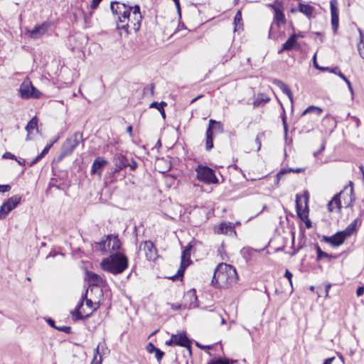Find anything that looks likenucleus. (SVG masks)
Returning a JSON list of instances; mask_svg holds the SVG:
<instances>
[{"mask_svg":"<svg viewBox=\"0 0 364 364\" xmlns=\"http://www.w3.org/2000/svg\"><path fill=\"white\" fill-rule=\"evenodd\" d=\"M102 0H92V4L90 5L92 9H95L97 8L98 5Z\"/></svg>","mask_w":364,"mask_h":364,"instance_id":"obj_48","label":"nucleus"},{"mask_svg":"<svg viewBox=\"0 0 364 364\" xmlns=\"http://www.w3.org/2000/svg\"><path fill=\"white\" fill-rule=\"evenodd\" d=\"M87 291L82 295L80 301L78 302L75 309L72 311L73 319L75 321L84 319L90 316L96 308H93V302L91 299L86 298Z\"/></svg>","mask_w":364,"mask_h":364,"instance_id":"obj_7","label":"nucleus"},{"mask_svg":"<svg viewBox=\"0 0 364 364\" xmlns=\"http://www.w3.org/2000/svg\"><path fill=\"white\" fill-rule=\"evenodd\" d=\"M42 159L41 156H40L39 154L34 159H33L30 164H29V166H33L34 164H36L38 161H39L41 159Z\"/></svg>","mask_w":364,"mask_h":364,"instance_id":"obj_49","label":"nucleus"},{"mask_svg":"<svg viewBox=\"0 0 364 364\" xmlns=\"http://www.w3.org/2000/svg\"><path fill=\"white\" fill-rule=\"evenodd\" d=\"M299 11L306 16L310 17L314 11V8L309 4L300 3L299 4Z\"/></svg>","mask_w":364,"mask_h":364,"instance_id":"obj_27","label":"nucleus"},{"mask_svg":"<svg viewBox=\"0 0 364 364\" xmlns=\"http://www.w3.org/2000/svg\"><path fill=\"white\" fill-rule=\"evenodd\" d=\"M324 149H325V144H321V149H320L318 151H315V152H314V155L315 156H317L318 154H320L323 150H324Z\"/></svg>","mask_w":364,"mask_h":364,"instance_id":"obj_60","label":"nucleus"},{"mask_svg":"<svg viewBox=\"0 0 364 364\" xmlns=\"http://www.w3.org/2000/svg\"><path fill=\"white\" fill-rule=\"evenodd\" d=\"M53 146V143L47 145L44 149L42 151V152L41 154H39L40 156H41V157L43 158L49 151V149H50V147Z\"/></svg>","mask_w":364,"mask_h":364,"instance_id":"obj_43","label":"nucleus"},{"mask_svg":"<svg viewBox=\"0 0 364 364\" xmlns=\"http://www.w3.org/2000/svg\"><path fill=\"white\" fill-rule=\"evenodd\" d=\"M330 288H331V284L326 285V287H325L326 296H328V291H329Z\"/></svg>","mask_w":364,"mask_h":364,"instance_id":"obj_64","label":"nucleus"},{"mask_svg":"<svg viewBox=\"0 0 364 364\" xmlns=\"http://www.w3.org/2000/svg\"><path fill=\"white\" fill-rule=\"evenodd\" d=\"M208 364H228L227 362L223 360L222 359L218 360H211Z\"/></svg>","mask_w":364,"mask_h":364,"instance_id":"obj_47","label":"nucleus"},{"mask_svg":"<svg viewBox=\"0 0 364 364\" xmlns=\"http://www.w3.org/2000/svg\"><path fill=\"white\" fill-rule=\"evenodd\" d=\"M358 222V218L355 219L346 228L342 231L337 232L332 236H323L322 240L331 244L334 247L342 245L346 238L350 237L356 229V225Z\"/></svg>","mask_w":364,"mask_h":364,"instance_id":"obj_6","label":"nucleus"},{"mask_svg":"<svg viewBox=\"0 0 364 364\" xmlns=\"http://www.w3.org/2000/svg\"><path fill=\"white\" fill-rule=\"evenodd\" d=\"M21 97L23 99L34 98L38 99L41 97V92L37 90L27 77L20 86Z\"/></svg>","mask_w":364,"mask_h":364,"instance_id":"obj_11","label":"nucleus"},{"mask_svg":"<svg viewBox=\"0 0 364 364\" xmlns=\"http://www.w3.org/2000/svg\"><path fill=\"white\" fill-rule=\"evenodd\" d=\"M11 190V186L8 184L6 185H0V192L5 193Z\"/></svg>","mask_w":364,"mask_h":364,"instance_id":"obj_45","label":"nucleus"},{"mask_svg":"<svg viewBox=\"0 0 364 364\" xmlns=\"http://www.w3.org/2000/svg\"><path fill=\"white\" fill-rule=\"evenodd\" d=\"M103 270L113 274L122 273L128 267V258L122 253H114L101 262Z\"/></svg>","mask_w":364,"mask_h":364,"instance_id":"obj_3","label":"nucleus"},{"mask_svg":"<svg viewBox=\"0 0 364 364\" xmlns=\"http://www.w3.org/2000/svg\"><path fill=\"white\" fill-rule=\"evenodd\" d=\"M49 26V23L47 22L36 25L33 30L28 31L30 37L33 39L41 38L48 31Z\"/></svg>","mask_w":364,"mask_h":364,"instance_id":"obj_16","label":"nucleus"},{"mask_svg":"<svg viewBox=\"0 0 364 364\" xmlns=\"http://www.w3.org/2000/svg\"><path fill=\"white\" fill-rule=\"evenodd\" d=\"M340 77L346 82V83L347 84L348 87L350 92L353 95V87L351 85L350 82L347 79V77L344 75H340Z\"/></svg>","mask_w":364,"mask_h":364,"instance_id":"obj_38","label":"nucleus"},{"mask_svg":"<svg viewBox=\"0 0 364 364\" xmlns=\"http://www.w3.org/2000/svg\"><path fill=\"white\" fill-rule=\"evenodd\" d=\"M364 294V287H359L356 290V294L358 296H360Z\"/></svg>","mask_w":364,"mask_h":364,"instance_id":"obj_51","label":"nucleus"},{"mask_svg":"<svg viewBox=\"0 0 364 364\" xmlns=\"http://www.w3.org/2000/svg\"><path fill=\"white\" fill-rule=\"evenodd\" d=\"M142 18L139 6H127V9L122 11V15L118 18L117 29L124 30L127 34L131 33L129 28L137 32L140 29Z\"/></svg>","mask_w":364,"mask_h":364,"instance_id":"obj_1","label":"nucleus"},{"mask_svg":"<svg viewBox=\"0 0 364 364\" xmlns=\"http://www.w3.org/2000/svg\"><path fill=\"white\" fill-rule=\"evenodd\" d=\"M121 242L118 237L109 235H107L104 240L96 244V249L103 254L112 255L116 253L115 252L119 250Z\"/></svg>","mask_w":364,"mask_h":364,"instance_id":"obj_8","label":"nucleus"},{"mask_svg":"<svg viewBox=\"0 0 364 364\" xmlns=\"http://www.w3.org/2000/svg\"><path fill=\"white\" fill-rule=\"evenodd\" d=\"M308 198L306 196L300 197L296 195V208L298 216L304 220L308 216L307 208Z\"/></svg>","mask_w":364,"mask_h":364,"instance_id":"obj_14","label":"nucleus"},{"mask_svg":"<svg viewBox=\"0 0 364 364\" xmlns=\"http://www.w3.org/2000/svg\"><path fill=\"white\" fill-rule=\"evenodd\" d=\"M284 277L288 279L291 286H292V280H291L292 274H291V272L289 270L287 269L284 273Z\"/></svg>","mask_w":364,"mask_h":364,"instance_id":"obj_44","label":"nucleus"},{"mask_svg":"<svg viewBox=\"0 0 364 364\" xmlns=\"http://www.w3.org/2000/svg\"><path fill=\"white\" fill-rule=\"evenodd\" d=\"M269 6L274 12L273 21L269 31V38L277 40L279 37V29L281 25L286 23L287 20L283 12L282 6L280 4H269Z\"/></svg>","mask_w":364,"mask_h":364,"instance_id":"obj_5","label":"nucleus"},{"mask_svg":"<svg viewBox=\"0 0 364 364\" xmlns=\"http://www.w3.org/2000/svg\"><path fill=\"white\" fill-rule=\"evenodd\" d=\"M209 126L212 127V130L215 129V132L219 133H222L223 132V125L220 122H217L214 119H210Z\"/></svg>","mask_w":364,"mask_h":364,"instance_id":"obj_33","label":"nucleus"},{"mask_svg":"<svg viewBox=\"0 0 364 364\" xmlns=\"http://www.w3.org/2000/svg\"><path fill=\"white\" fill-rule=\"evenodd\" d=\"M82 141V134L77 132L68 138L62 146L61 157H65L73 153L74 149Z\"/></svg>","mask_w":364,"mask_h":364,"instance_id":"obj_9","label":"nucleus"},{"mask_svg":"<svg viewBox=\"0 0 364 364\" xmlns=\"http://www.w3.org/2000/svg\"><path fill=\"white\" fill-rule=\"evenodd\" d=\"M86 275H87V278L91 285L97 286V287L104 285V283H105L104 280L100 275H98L94 272H88V271L86 272Z\"/></svg>","mask_w":364,"mask_h":364,"instance_id":"obj_19","label":"nucleus"},{"mask_svg":"<svg viewBox=\"0 0 364 364\" xmlns=\"http://www.w3.org/2000/svg\"><path fill=\"white\" fill-rule=\"evenodd\" d=\"M173 1H174L176 6L177 7L178 14H181L179 0H173Z\"/></svg>","mask_w":364,"mask_h":364,"instance_id":"obj_62","label":"nucleus"},{"mask_svg":"<svg viewBox=\"0 0 364 364\" xmlns=\"http://www.w3.org/2000/svg\"><path fill=\"white\" fill-rule=\"evenodd\" d=\"M155 357L158 361H160L164 355V352L161 351L159 348H157L155 351Z\"/></svg>","mask_w":364,"mask_h":364,"instance_id":"obj_41","label":"nucleus"},{"mask_svg":"<svg viewBox=\"0 0 364 364\" xmlns=\"http://www.w3.org/2000/svg\"><path fill=\"white\" fill-rule=\"evenodd\" d=\"M188 297L191 300L190 307L197 306V304H196L197 296L196 294V291L195 290L189 291L185 296V298H188Z\"/></svg>","mask_w":364,"mask_h":364,"instance_id":"obj_32","label":"nucleus"},{"mask_svg":"<svg viewBox=\"0 0 364 364\" xmlns=\"http://www.w3.org/2000/svg\"><path fill=\"white\" fill-rule=\"evenodd\" d=\"M313 60H314V65L316 68H317L320 70H329V68H328V67H321L318 65L317 61H316V54L314 55Z\"/></svg>","mask_w":364,"mask_h":364,"instance_id":"obj_40","label":"nucleus"},{"mask_svg":"<svg viewBox=\"0 0 364 364\" xmlns=\"http://www.w3.org/2000/svg\"><path fill=\"white\" fill-rule=\"evenodd\" d=\"M105 346V343L104 342L100 343L97 348L95 349V356L99 355V357L102 358V354L104 353V347Z\"/></svg>","mask_w":364,"mask_h":364,"instance_id":"obj_35","label":"nucleus"},{"mask_svg":"<svg viewBox=\"0 0 364 364\" xmlns=\"http://www.w3.org/2000/svg\"><path fill=\"white\" fill-rule=\"evenodd\" d=\"M166 105V103L165 102H153L151 105H150V107L151 108H156L157 109V111H159L162 117L164 119H165L166 117V114H165V110H164V107Z\"/></svg>","mask_w":364,"mask_h":364,"instance_id":"obj_30","label":"nucleus"},{"mask_svg":"<svg viewBox=\"0 0 364 364\" xmlns=\"http://www.w3.org/2000/svg\"><path fill=\"white\" fill-rule=\"evenodd\" d=\"M296 46H298V43L296 40V35L292 34L289 36L287 41L283 44V50H291Z\"/></svg>","mask_w":364,"mask_h":364,"instance_id":"obj_26","label":"nucleus"},{"mask_svg":"<svg viewBox=\"0 0 364 364\" xmlns=\"http://www.w3.org/2000/svg\"><path fill=\"white\" fill-rule=\"evenodd\" d=\"M128 166H129L132 170H134L137 167V163L136 161L133 160L131 164L128 163Z\"/></svg>","mask_w":364,"mask_h":364,"instance_id":"obj_54","label":"nucleus"},{"mask_svg":"<svg viewBox=\"0 0 364 364\" xmlns=\"http://www.w3.org/2000/svg\"><path fill=\"white\" fill-rule=\"evenodd\" d=\"M335 359L334 357L329 358L328 359H326L323 364H331L333 360Z\"/></svg>","mask_w":364,"mask_h":364,"instance_id":"obj_61","label":"nucleus"},{"mask_svg":"<svg viewBox=\"0 0 364 364\" xmlns=\"http://www.w3.org/2000/svg\"><path fill=\"white\" fill-rule=\"evenodd\" d=\"M238 280L234 267L226 263L219 264L215 269L212 284L218 288H228Z\"/></svg>","mask_w":364,"mask_h":364,"instance_id":"obj_2","label":"nucleus"},{"mask_svg":"<svg viewBox=\"0 0 364 364\" xmlns=\"http://www.w3.org/2000/svg\"><path fill=\"white\" fill-rule=\"evenodd\" d=\"M107 161L102 157H97L93 162L91 168V173L102 175V169L106 165Z\"/></svg>","mask_w":364,"mask_h":364,"instance_id":"obj_18","label":"nucleus"},{"mask_svg":"<svg viewBox=\"0 0 364 364\" xmlns=\"http://www.w3.org/2000/svg\"><path fill=\"white\" fill-rule=\"evenodd\" d=\"M196 172L197 173V178L199 181L208 184L218 183V180L215 176L214 171L208 166L199 165L196 168Z\"/></svg>","mask_w":364,"mask_h":364,"instance_id":"obj_10","label":"nucleus"},{"mask_svg":"<svg viewBox=\"0 0 364 364\" xmlns=\"http://www.w3.org/2000/svg\"><path fill=\"white\" fill-rule=\"evenodd\" d=\"M115 165L118 170H122L128 166V160L121 154L115 157Z\"/></svg>","mask_w":364,"mask_h":364,"instance_id":"obj_25","label":"nucleus"},{"mask_svg":"<svg viewBox=\"0 0 364 364\" xmlns=\"http://www.w3.org/2000/svg\"><path fill=\"white\" fill-rule=\"evenodd\" d=\"M316 112L317 115H320L322 112V109L320 107H316V106H309L307 107L302 113V115H305L310 112Z\"/></svg>","mask_w":364,"mask_h":364,"instance_id":"obj_34","label":"nucleus"},{"mask_svg":"<svg viewBox=\"0 0 364 364\" xmlns=\"http://www.w3.org/2000/svg\"><path fill=\"white\" fill-rule=\"evenodd\" d=\"M127 132L129 134L130 136H132V126L127 127Z\"/></svg>","mask_w":364,"mask_h":364,"instance_id":"obj_63","label":"nucleus"},{"mask_svg":"<svg viewBox=\"0 0 364 364\" xmlns=\"http://www.w3.org/2000/svg\"><path fill=\"white\" fill-rule=\"evenodd\" d=\"M234 227L231 223H222L219 225L217 232L221 234H228L229 232L232 231Z\"/></svg>","mask_w":364,"mask_h":364,"instance_id":"obj_28","label":"nucleus"},{"mask_svg":"<svg viewBox=\"0 0 364 364\" xmlns=\"http://www.w3.org/2000/svg\"><path fill=\"white\" fill-rule=\"evenodd\" d=\"M274 84L277 85L282 91L283 93L288 96L291 102H293V95L291 91L284 82L279 80H274Z\"/></svg>","mask_w":364,"mask_h":364,"instance_id":"obj_22","label":"nucleus"},{"mask_svg":"<svg viewBox=\"0 0 364 364\" xmlns=\"http://www.w3.org/2000/svg\"><path fill=\"white\" fill-rule=\"evenodd\" d=\"M348 117H350L352 120L355 123L356 127H358L360 126V120L358 117L355 116H350V114H348Z\"/></svg>","mask_w":364,"mask_h":364,"instance_id":"obj_50","label":"nucleus"},{"mask_svg":"<svg viewBox=\"0 0 364 364\" xmlns=\"http://www.w3.org/2000/svg\"><path fill=\"white\" fill-rule=\"evenodd\" d=\"M102 361H101V358H99V359H97V356H94V358L91 363V364H101Z\"/></svg>","mask_w":364,"mask_h":364,"instance_id":"obj_57","label":"nucleus"},{"mask_svg":"<svg viewBox=\"0 0 364 364\" xmlns=\"http://www.w3.org/2000/svg\"><path fill=\"white\" fill-rule=\"evenodd\" d=\"M173 336L175 340V345L190 348V341L185 333L173 334Z\"/></svg>","mask_w":364,"mask_h":364,"instance_id":"obj_20","label":"nucleus"},{"mask_svg":"<svg viewBox=\"0 0 364 364\" xmlns=\"http://www.w3.org/2000/svg\"><path fill=\"white\" fill-rule=\"evenodd\" d=\"M55 329H58V331L66 333H71V327L67 326H57V327H55Z\"/></svg>","mask_w":364,"mask_h":364,"instance_id":"obj_39","label":"nucleus"},{"mask_svg":"<svg viewBox=\"0 0 364 364\" xmlns=\"http://www.w3.org/2000/svg\"><path fill=\"white\" fill-rule=\"evenodd\" d=\"M358 50L360 56L364 59V41L361 39L360 42L358 45Z\"/></svg>","mask_w":364,"mask_h":364,"instance_id":"obj_36","label":"nucleus"},{"mask_svg":"<svg viewBox=\"0 0 364 364\" xmlns=\"http://www.w3.org/2000/svg\"><path fill=\"white\" fill-rule=\"evenodd\" d=\"M146 349H147L148 352L154 353L157 349V348L155 347V346L154 344H152L151 343H149L147 345Z\"/></svg>","mask_w":364,"mask_h":364,"instance_id":"obj_46","label":"nucleus"},{"mask_svg":"<svg viewBox=\"0 0 364 364\" xmlns=\"http://www.w3.org/2000/svg\"><path fill=\"white\" fill-rule=\"evenodd\" d=\"M5 159H16V156L10 152H6L3 156Z\"/></svg>","mask_w":364,"mask_h":364,"instance_id":"obj_52","label":"nucleus"},{"mask_svg":"<svg viewBox=\"0 0 364 364\" xmlns=\"http://www.w3.org/2000/svg\"><path fill=\"white\" fill-rule=\"evenodd\" d=\"M191 246L187 247L182 252L181 267L177 272V274L173 277L175 279L178 277H183L185 269L188 266L190 261V250Z\"/></svg>","mask_w":364,"mask_h":364,"instance_id":"obj_15","label":"nucleus"},{"mask_svg":"<svg viewBox=\"0 0 364 364\" xmlns=\"http://www.w3.org/2000/svg\"><path fill=\"white\" fill-rule=\"evenodd\" d=\"M166 344L167 346H172L173 344L175 345V340L173 335L171 336V338L166 342Z\"/></svg>","mask_w":364,"mask_h":364,"instance_id":"obj_56","label":"nucleus"},{"mask_svg":"<svg viewBox=\"0 0 364 364\" xmlns=\"http://www.w3.org/2000/svg\"><path fill=\"white\" fill-rule=\"evenodd\" d=\"M47 322H48V323L50 326H52V327H53V328H55V327H57L56 326H55V321H54V320H53L52 318H48V319H47Z\"/></svg>","mask_w":364,"mask_h":364,"instance_id":"obj_59","label":"nucleus"},{"mask_svg":"<svg viewBox=\"0 0 364 364\" xmlns=\"http://www.w3.org/2000/svg\"><path fill=\"white\" fill-rule=\"evenodd\" d=\"M316 250L317 252V257H316L317 261H320L323 258L330 259V258L333 257L331 255H329V254L322 251V250L318 245H316Z\"/></svg>","mask_w":364,"mask_h":364,"instance_id":"obj_31","label":"nucleus"},{"mask_svg":"<svg viewBox=\"0 0 364 364\" xmlns=\"http://www.w3.org/2000/svg\"><path fill=\"white\" fill-rule=\"evenodd\" d=\"M213 147V132L212 131V127L208 126L206 131V139H205V148L206 150L210 151Z\"/></svg>","mask_w":364,"mask_h":364,"instance_id":"obj_24","label":"nucleus"},{"mask_svg":"<svg viewBox=\"0 0 364 364\" xmlns=\"http://www.w3.org/2000/svg\"><path fill=\"white\" fill-rule=\"evenodd\" d=\"M337 2L336 0H331L330 2L331 6V24L332 28L334 32H336L338 28V9L337 8Z\"/></svg>","mask_w":364,"mask_h":364,"instance_id":"obj_17","label":"nucleus"},{"mask_svg":"<svg viewBox=\"0 0 364 364\" xmlns=\"http://www.w3.org/2000/svg\"><path fill=\"white\" fill-rule=\"evenodd\" d=\"M127 6L125 4L114 1L111 4L110 8L112 13L117 15L119 18L122 14V11L127 9Z\"/></svg>","mask_w":364,"mask_h":364,"instance_id":"obj_23","label":"nucleus"},{"mask_svg":"<svg viewBox=\"0 0 364 364\" xmlns=\"http://www.w3.org/2000/svg\"><path fill=\"white\" fill-rule=\"evenodd\" d=\"M270 99L264 94H259L253 102L254 107L263 106L265 103L268 102Z\"/></svg>","mask_w":364,"mask_h":364,"instance_id":"obj_29","label":"nucleus"},{"mask_svg":"<svg viewBox=\"0 0 364 364\" xmlns=\"http://www.w3.org/2000/svg\"><path fill=\"white\" fill-rule=\"evenodd\" d=\"M282 123L284 125V132H285V133H287L288 128H287V122H286V117L284 115L282 117Z\"/></svg>","mask_w":364,"mask_h":364,"instance_id":"obj_55","label":"nucleus"},{"mask_svg":"<svg viewBox=\"0 0 364 364\" xmlns=\"http://www.w3.org/2000/svg\"><path fill=\"white\" fill-rule=\"evenodd\" d=\"M263 136V134H262V133L259 134H257V137H256V139H255V141H256V143H257V145H258L257 150H259V149H260V148H261V142H260V139H259V138H260V136Z\"/></svg>","mask_w":364,"mask_h":364,"instance_id":"obj_53","label":"nucleus"},{"mask_svg":"<svg viewBox=\"0 0 364 364\" xmlns=\"http://www.w3.org/2000/svg\"><path fill=\"white\" fill-rule=\"evenodd\" d=\"M21 196L15 195L7 199L0 208V219L5 218L21 202Z\"/></svg>","mask_w":364,"mask_h":364,"instance_id":"obj_12","label":"nucleus"},{"mask_svg":"<svg viewBox=\"0 0 364 364\" xmlns=\"http://www.w3.org/2000/svg\"><path fill=\"white\" fill-rule=\"evenodd\" d=\"M140 250H143L146 259L149 261H155L158 257L156 247L151 240H146L141 243Z\"/></svg>","mask_w":364,"mask_h":364,"instance_id":"obj_13","label":"nucleus"},{"mask_svg":"<svg viewBox=\"0 0 364 364\" xmlns=\"http://www.w3.org/2000/svg\"><path fill=\"white\" fill-rule=\"evenodd\" d=\"M232 58V55H225L222 59L223 63L228 62Z\"/></svg>","mask_w":364,"mask_h":364,"instance_id":"obj_58","label":"nucleus"},{"mask_svg":"<svg viewBox=\"0 0 364 364\" xmlns=\"http://www.w3.org/2000/svg\"><path fill=\"white\" fill-rule=\"evenodd\" d=\"M242 22V13L240 11H238L234 18V23L237 26L240 25Z\"/></svg>","mask_w":364,"mask_h":364,"instance_id":"obj_37","label":"nucleus"},{"mask_svg":"<svg viewBox=\"0 0 364 364\" xmlns=\"http://www.w3.org/2000/svg\"><path fill=\"white\" fill-rule=\"evenodd\" d=\"M26 130L28 132L26 140L31 139V134H33V131L36 130L38 132V118L36 117H33L27 124L26 127Z\"/></svg>","mask_w":364,"mask_h":364,"instance_id":"obj_21","label":"nucleus"},{"mask_svg":"<svg viewBox=\"0 0 364 364\" xmlns=\"http://www.w3.org/2000/svg\"><path fill=\"white\" fill-rule=\"evenodd\" d=\"M353 183L350 182V187L347 186H345L343 191L335 195L331 200L328 202V210L329 212H333L336 209L341 211L342 208L341 200H343V205L346 208L350 207L354 200V198H353Z\"/></svg>","mask_w":364,"mask_h":364,"instance_id":"obj_4","label":"nucleus"},{"mask_svg":"<svg viewBox=\"0 0 364 364\" xmlns=\"http://www.w3.org/2000/svg\"><path fill=\"white\" fill-rule=\"evenodd\" d=\"M329 72L331 73H333L334 74H336V75L339 76L340 77V75H343L341 70H339V68L338 67H335L333 68H329V70H328Z\"/></svg>","mask_w":364,"mask_h":364,"instance_id":"obj_42","label":"nucleus"}]
</instances>
